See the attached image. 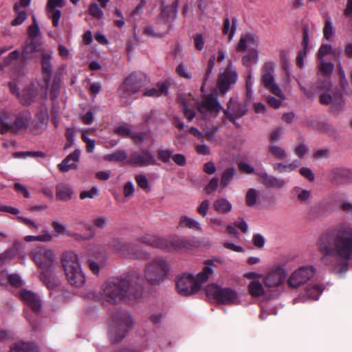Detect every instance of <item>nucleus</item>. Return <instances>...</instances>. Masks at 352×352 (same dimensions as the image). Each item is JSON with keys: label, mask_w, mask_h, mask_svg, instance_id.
<instances>
[{"label": "nucleus", "mask_w": 352, "mask_h": 352, "mask_svg": "<svg viewBox=\"0 0 352 352\" xmlns=\"http://www.w3.org/2000/svg\"><path fill=\"white\" fill-rule=\"evenodd\" d=\"M321 261L329 270L339 275L344 274L352 260V225L338 224L331 233H323L317 241Z\"/></svg>", "instance_id": "obj_1"}, {"label": "nucleus", "mask_w": 352, "mask_h": 352, "mask_svg": "<svg viewBox=\"0 0 352 352\" xmlns=\"http://www.w3.org/2000/svg\"><path fill=\"white\" fill-rule=\"evenodd\" d=\"M140 278L138 272H133L124 278H115L105 282L101 289V296L106 301L114 304L122 300L138 298L135 285Z\"/></svg>", "instance_id": "obj_2"}, {"label": "nucleus", "mask_w": 352, "mask_h": 352, "mask_svg": "<svg viewBox=\"0 0 352 352\" xmlns=\"http://www.w3.org/2000/svg\"><path fill=\"white\" fill-rule=\"evenodd\" d=\"M30 256L43 271L40 278L44 284L50 289L56 287L58 285V280L47 273L56 260L54 250L43 245H38L32 250Z\"/></svg>", "instance_id": "obj_3"}, {"label": "nucleus", "mask_w": 352, "mask_h": 352, "mask_svg": "<svg viewBox=\"0 0 352 352\" xmlns=\"http://www.w3.org/2000/svg\"><path fill=\"white\" fill-rule=\"evenodd\" d=\"M203 270L196 277L190 274H184L179 276L176 283L177 292L182 296H190L197 292L203 283L206 282L213 274L214 262L207 260Z\"/></svg>", "instance_id": "obj_4"}, {"label": "nucleus", "mask_w": 352, "mask_h": 352, "mask_svg": "<svg viewBox=\"0 0 352 352\" xmlns=\"http://www.w3.org/2000/svg\"><path fill=\"white\" fill-rule=\"evenodd\" d=\"M61 263L68 282L76 287L85 283V276L79 263L78 254L74 251H66L61 256Z\"/></svg>", "instance_id": "obj_5"}, {"label": "nucleus", "mask_w": 352, "mask_h": 352, "mask_svg": "<svg viewBox=\"0 0 352 352\" xmlns=\"http://www.w3.org/2000/svg\"><path fill=\"white\" fill-rule=\"evenodd\" d=\"M170 273L169 262L163 257H157L148 262L144 270V278L151 285H160Z\"/></svg>", "instance_id": "obj_6"}, {"label": "nucleus", "mask_w": 352, "mask_h": 352, "mask_svg": "<svg viewBox=\"0 0 352 352\" xmlns=\"http://www.w3.org/2000/svg\"><path fill=\"white\" fill-rule=\"evenodd\" d=\"M176 17V12L173 8H164L157 19L155 27L147 26L144 28L145 34L155 38H161L166 34L171 28V22Z\"/></svg>", "instance_id": "obj_7"}, {"label": "nucleus", "mask_w": 352, "mask_h": 352, "mask_svg": "<svg viewBox=\"0 0 352 352\" xmlns=\"http://www.w3.org/2000/svg\"><path fill=\"white\" fill-rule=\"evenodd\" d=\"M133 323V318L128 313H122L115 316L109 330L111 339L113 342L120 341L125 337Z\"/></svg>", "instance_id": "obj_8"}, {"label": "nucleus", "mask_w": 352, "mask_h": 352, "mask_svg": "<svg viewBox=\"0 0 352 352\" xmlns=\"http://www.w3.org/2000/svg\"><path fill=\"white\" fill-rule=\"evenodd\" d=\"M274 72L275 64L273 62L265 63L261 69V82L272 94L285 99V95L275 81Z\"/></svg>", "instance_id": "obj_9"}, {"label": "nucleus", "mask_w": 352, "mask_h": 352, "mask_svg": "<svg viewBox=\"0 0 352 352\" xmlns=\"http://www.w3.org/2000/svg\"><path fill=\"white\" fill-rule=\"evenodd\" d=\"M142 76L136 73L131 74L118 89V95L122 100H134L135 94L143 85Z\"/></svg>", "instance_id": "obj_10"}, {"label": "nucleus", "mask_w": 352, "mask_h": 352, "mask_svg": "<svg viewBox=\"0 0 352 352\" xmlns=\"http://www.w3.org/2000/svg\"><path fill=\"white\" fill-rule=\"evenodd\" d=\"M205 291L209 299L216 300L221 303H234L239 300L237 292L229 287L221 288L217 285L210 284L206 286Z\"/></svg>", "instance_id": "obj_11"}, {"label": "nucleus", "mask_w": 352, "mask_h": 352, "mask_svg": "<svg viewBox=\"0 0 352 352\" xmlns=\"http://www.w3.org/2000/svg\"><path fill=\"white\" fill-rule=\"evenodd\" d=\"M150 244L168 251H187L192 248V243L186 238L153 239Z\"/></svg>", "instance_id": "obj_12"}, {"label": "nucleus", "mask_w": 352, "mask_h": 352, "mask_svg": "<svg viewBox=\"0 0 352 352\" xmlns=\"http://www.w3.org/2000/svg\"><path fill=\"white\" fill-rule=\"evenodd\" d=\"M286 277L285 269L280 265H274L263 276V280L267 287L273 289L282 285Z\"/></svg>", "instance_id": "obj_13"}, {"label": "nucleus", "mask_w": 352, "mask_h": 352, "mask_svg": "<svg viewBox=\"0 0 352 352\" xmlns=\"http://www.w3.org/2000/svg\"><path fill=\"white\" fill-rule=\"evenodd\" d=\"M315 272V268L311 265L300 267L291 274L287 284L291 287L296 288L310 279Z\"/></svg>", "instance_id": "obj_14"}, {"label": "nucleus", "mask_w": 352, "mask_h": 352, "mask_svg": "<svg viewBox=\"0 0 352 352\" xmlns=\"http://www.w3.org/2000/svg\"><path fill=\"white\" fill-rule=\"evenodd\" d=\"M29 122L28 117L18 116L14 122L10 120L8 114L5 111L0 113V131L4 133L8 129L17 131L25 128Z\"/></svg>", "instance_id": "obj_15"}, {"label": "nucleus", "mask_w": 352, "mask_h": 352, "mask_svg": "<svg viewBox=\"0 0 352 352\" xmlns=\"http://www.w3.org/2000/svg\"><path fill=\"white\" fill-rule=\"evenodd\" d=\"M238 79L236 72L232 67V63L229 61V64L225 70L220 73L217 86L221 93L227 92L230 86L234 85Z\"/></svg>", "instance_id": "obj_16"}, {"label": "nucleus", "mask_w": 352, "mask_h": 352, "mask_svg": "<svg viewBox=\"0 0 352 352\" xmlns=\"http://www.w3.org/2000/svg\"><path fill=\"white\" fill-rule=\"evenodd\" d=\"M197 107L199 113L206 118L215 116L221 109V106L213 95L206 96Z\"/></svg>", "instance_id": "obj_17"}, {"label": "nucleus", "mask_w": 352, "mask_h": 352, "mask_svg": "<svg viewBox=\"0 0 352 352\" xmlns=\"http://www.w3.org/2000/svg\"><path fill=\"white\" fill-rule=\"evenodd\" d=\"M129 163L137 166H147L157 164L155 157L148 150L132 153L130 155Z\"/></svg>", "instance_id": "obj_18"}, {"label": "nucleus", "mask_w": 352, "mask_h": 352, "mask_svg": "<svg viewBox=\"0 0 352 352\" xmlns=\"http://www.w3.org/2000/svg\"><path fill=\"white\" fill-rule=\"evenodd\" d=\"M258 43L259 38L255 34L250 32L243 33L236 49L239 52L256 50Z\"/></svg>", "instance_id": "obj_19"}, {"label": "nucleus", "mask_w": 352, "mask_h": 352, "mask_svg": "<svg viewBox=\"0 0 352 352\" xmlns=\"http://www.w3.org/2000/svg\"><path fill=\"white\" fill-rule=\"evenodd\" d=\"M261 184L268 188H283L287 185L284 179L267 174L266 172L256 173Z\"/></svg>", "instance_id": "obj_20"}, {"label": "nucleus", "mask_w": 352, "mask_h": 352, "mask_svg": "<svg viewBox=\"0 0 352 352\" xmlns=\"http://www.w3.org/2000/svg\"><path fill=\"white\" fill-rule=\"evenodd\" d=\"M64 6V0H47L46 11L47 16L52 19L54 27L58 25L59 19L61 16L60 10L56 8H61Z\"/></svg>", "instance_id": "obj_21"}, {"label": "nucleus", "mask_w": 352, "mask_h": 352, "mask_svg": "<svg viewBox=\"0 0 352 352\" xmlns=\"http://www.w3.org/2000/svg\"><path fill=\"white\" fill-rule=\"evenodd\" d=\"M19 296L34 311H38L40 309L41 300L36 294L30 290L22 289L19 292Z\"/></svg>", "instance_id": "obj_22"}, {"label": "nucleus", "mask_w": 352, "mask_h": 352, "mask_svg": "<svg viewBox=\"0 0 352 352\" xmlns=\"http://www.w3.org/2000/svg\"><path fill=\"white\" fill-rule=\"evenodd\" d=\"M179 99L181 104H182L184 116L188 120H192L195 116V111L192 109L195 104H197L195 100L191 94H182L179 96Z\"/></svg>", "instance_id": "obj_23"}, {"label": "nucleus", "mask_w": 352, "mask_h": 352, "mask_svg": "<svg viewBox=\"0 0 352 352\" xmlns=\"http://www.w3.org/2000/svg\"><path fill=\"white\" fill-rule=\"evenodd\" d=\"M228 109V110L226 112V114L230 120L242 117L247 111L246 105L245 104L232 100L230 101Z\"/></svg>", "instance_id": "obj_24"}, {"label": "nucleus", "mask_w": 352, "mask_h": 352, "mask_svg": "<svg viewBox=\"0 0 352 352\" xmlns=\"http://www.w3.org/2000/svg\"><path fill=\"white\" fill-rule=\"evenodd\" d=\"M80 150L77 148L72 153L67 156V157L58 164V168L62 172H67L70 169L77 168L76 162L79 160Z\"/></svg>", "instance_id": "obj_25"}, {"label": "nucleus", "mask_w": 352, "mask_h": 352, "mask_svg": "<svg viewBox=\"0 0 352 352\" xmlns=\"http://www.w3.org/2000/svg\"><path fill=\"white\" fill-rule=\"evenodd\" d=\"M43 52L41 45L36 43L34 40H28L26 41L22 52V57L24 60L30 59L38 53Z\"/></svg>", "instance_id": "obj_26"}, {"label": "nucleus", "mask_w": 352, "mask_h": 352, "mask_svg": "<svg viewBox=\"0 0 352 352\" xmlns=\"http://www.w3.org/2000/svg\"><path fill=\"white\" fill-rule=\"evenodd\" d=\"M10 91L16 94L20 101L25 104H31L36 96L35 92L33 89L29 88L23 91L22 94H20L16 85L14 82H10L8 84Z\"/></svg>", "instance_id": "obj_27"}, {"label": "nucleus", "mask_w": 352, "mask_h": 352, "mask_svg": "<svg viewBox=\"0 0 352 352\" xmlns=\"http://www.w3.org/2000/svg\"><path fill=\"white\" fill-rule=\"evenodd\" d=\"M320 102L325 104H331L336 108L340 107L344 102L342 95L340 93H334L333 95L323 93L320 96Z\"/></svg>", "instance_id": "obj_28"}, {"label": "nucleus", "mask_w": 352, "mask_h": 352, "mask_svg": "<svg viewBox=\"0 0 352 352\" xmlns=\"http://www.w3.org/2000/svg\"><path fill=\"white\" fill-rule=\"evenodd\" d=\"M272 166L274 171L283 174L295 170L300 166V163L298 160H294L289 163L276 162Z\"/></svg>", "instance_id": "obj_29"}, {"label": "nucleus", "mask_w": 352, "mask_h": 352, "mask_svg": "<svg viewBox=\"0 0 352 352\" xmlns=\"http://www.w3.org/2000/svg\"><path fill=\"white\" fill-rule=\"evenodd\" d=\"M56 199L60 201H66L72 199L73 190L69 184L65 183L58 184L56 188Z\"/></svg>", "instance_id": "obj_30"}, {"label": "nucleus", "mask_w": 352, "mask_h": 352, "mask_svg": "<svg viewBox=\"0 0 352 352\" xmlns=\"http://www.w3.org/2000/svg\"><path fill=\"white\" fill-rule=\"evenodd\" d=\"M178 228H187L195 232L202 231L201 223L197 220L187 216L180 217Z\"/></svg>", "instance_id": "obj_31"}, {"label": "nucleus", "mask_w": 352, "mask_h": 352, "mask_svg": "<svg viewBox=\"0 0 352 352\" xmlns=\"http://www.w3.org/2000/svg\"><path fill=\"white\" fill-rule=\"evenodd\" d=\"M270 155L277 160H285L288 157V153L282 146L274 142H271L268 146Z\"/></svg>", "instance_id": "obj_32"}, {"label": "nucleus", "mask_w": 352, "mask_h": 352, "mask_svg": "<svg viewBox=\"0 0 352 352\" xmlns=\"http://www.w3.org/2000/svg\"><path fill=\"white\" fill-rule=\"evenodd\" d=\"M290 193L293 197L296 198L300 203L307 202L311 197V192L310 190L304 189L298 186L293 187Z\"/></svg>", "instance_id": "obj_33"}, {"label": "nucleus", "mask_w": 352, "mask_h": 352, "mask_svg": "<svg viewBox=\"0 0 352 352\" xmlns=\"http://www.w3.org/2000/svg\"><path fill=\"white\" fill-rule=\"evenodd\" d=\"M10 352H38L36 345L32 343L19 341L10 346Z\"/></svg>", "instance_id": "obj_34"}, {"label": "nucleus", "mask_w": 352, "mask_h": 352, "mask_svg": "<svg viewBox=\"0 0 352 352\" xmlns=\"http://www.w3.org/2000/svg\"><path fill=\"white\" fill-rule=\"evenodd\" d=\"M114 132L122 137H131L137 143L140 142L144 140V135L142 134H133L129 126L125 124L116 126Z\"/></svg>", "instance_id": "obj_35"}, {"label": "nucleus", "mask_w": 352, "mask_h": 352, "mask_svg": "<svg viewBox=\"0 0 352 352\" xmlns=\"http://www.w3.org/2000/svg\"><path fill=\"white\" fill-rule=\"evenodd\" d=\"M190 133L201 142H203L204 137L209 142H214L215 129H204V133H202L197 128L191 127L190 129Z\"/></svg>", "instance_id": "obj_36"}, {"label": "nucleus", "mask_w": 352, "mask_h": 352, "mask_svg": "<svg viewBox=\"0 0 352 352\" xmlns=\"http://www.w3.org/2000/svg\"><path fill=\"white\" fill-rule=\"evenodd\" d=\"M48 116L46 111L38 113L34 120L32 124L34 128V133H39L44 130L47 124Z\"/></svg>", "instance_id": "obj_37"}, {"label": "nucleus", "mask_w": 352, "mask_h": 352, "mask_svg": "<svg viewBox=\"0 0 352 352\" xmlns=\"http://www.w3.org/2000/svg\"><path fill=\"white\" fill-rule=\"evenodd\" d=\"M52 227L55 232H56L58 234H65L68 236L74 237L78 240H88L90 239V237L86 238L82 237V236L73 233L71 232H69L67 230L65 226H64L63 223H61L59 221H54L52 223Z\"/></svg>", "instance_id": "obj_38"}, {"label": "nucleus", "mask_w": 352, "mask_h": 352, "mask_svg": "<svg viewBox=\"0 0 352 352\" xmlns=\"http://www.w3.org/2000/svg\"><path fill=\"white\" fill-rule=\"evenodd\" d=\"M309 42V35L307 32V28H304V32H303V41H302V45L304 46V48L302 50L299 52L298 56H297V65L299 67H303L304 66V58L307 56V45Z\"/></svg>", "instance_id": "obj_39"}, {"label": "nucleus", "mask_w": 352, "mask_h": 352, "mask_svg": "<svg viewBox=\"0 0 352 352\" xmlns=\"http://www.w3.org/2000/svg\"><path fill=\"white\" fill-rule=\"evenodd\" d=\"M168 87L165 83L160 84L156 87H152L146 89L144 96L149 97H159L164 94H167Z\"/></svg>", "instance_id": "obj_40"}, {"label": "nucleus", "mask_w": 352, "mask_h": 352, "mask_svg": "<svg viewBox=\"0 0 352 352\" xmlns=\"http://www.w3.org/2000/svg\"><path fill=\"white\" fill-rule=\"evenodd\" d=\"M213 206L217 212L221 214L228 213L232 208L231 203L226 199H217L214 201Z\"/></svg>", "instance_id": "obj_41"}, {"label": "nucleus", "mask_w": 352, "mask_h": 352, "mask_svg": "<svg viewBox=\"0 0 352 352\" xmlns=\"http://www.w3.org/2000/svg\"><path fill=\"white\" fill-rule=\"evenodd\" d=\"M41 56L42 70L49 77L52 70L50 60L52 56V52H43L41 54Z\"/></svg>", "instance_id": "obj_42"}, {"label": "nucleus", "mask_w": 352, "mask_h": 352, "mask_svg": "<svg viewBox=\"0 0 352 352\" xmlns=\"http://www.w3.org/2000/svg\"><path fill=\"white\" fill-rule=\"evenodd\" d=\"M53 236L47 230H44L42 233L37 236L28 235L24 237V241L26 242L40 241V242H50L52 240Z\"/></svg>", "instance_id": "obj_43"}, {"label": "nucleus", "mask_w": 352, "mask_h": 352, "mask_svg": "<svg viewBox=\"0 0 352 352\" xmlns=\"http://www.w3.org/2000/svg\"><path fill=\"white\" fill-rule=\"evenodd\" d=\"M261 192L255 188H250L245 195V204L248 206L252 207L257 204Z\"/></svg>", "instance_id": "obj_44"}, {"label": "nucleus", "mask_w": 352, "mask_h": 352, "mask_svg": "<svg viewBox=\"0 0 352 352\" xmlns=\"http://www.w3.org/2000/svg\"><path fill=\"white\" fill-rule=\"evenodd\" d=\"M237 19L236 18H233L232 19V25L231 26L230 22L228 18H226L224 20L223 32L224 34H228V41H230L232 39L234 36L235 30H236V23Z\"/></svg>", "instance_id": "obj_45"}, {"label": "nucleus", "mask_w": 352, "mask_h": 352, "mask_svg": "<svg viewBox=\"0 0 352 352\" xmlns=\"http://www.w3.org/2000/svg\"><path fill=\"white\" fill-rule=\"evenodd\" d=\"M236 173V169L234 167H229L227 168L223 172V174L221 175V186L223 188H226L231 182V180L233 179L234 175Z\"/></svg>", "instance_id": "obj_46"}, {"label": "nucleus", "mask_w": 352, "mask_h": 352, "mask_svg": "<svg viewBox=\"0 0 352 352\" xmlns=\"http://www.w3.org/2000/svg\"><path fill=\"white\" fill-rule=\"evenodd\" d=\"M0 276L2 277L7 278L10 285L14 286L16 287H19L23 285V281L21 279V276L18 274H10L8 275L7 272H2L0 273ZM0 283L3 284L1 280L0 279Z\"/></svg>", "instance_id": "obj_47"}, {"label": "nucleus", "mask_w": 352, "mask_h": 352, "mask_svg": "<svg viewBox=\"0 0 352 352\" xmlns=\"http://www.w3.org/2000/svg\"><path fill=\"white\" fill-rule=\"evenodd\" d=\"M250 294L253 296H259L263 294L264 289L263 285L258 280H252L248 285Z\"/></svg>", "instance_id": "obj_48"}, {"label": "nucleus", "mask_w": 352, "mask_h": 352, "mask_svg": "<svg viewBox=\"0 0 352 352\" xmlns=\"http://www.w3.org/2000/svg\"><path fill=\"white\" fill-rule=\"evenodd\" d=\"M318 70L319 72L323 76H329L334 68V65L333 63L330 62H326L323 58H318Z\"/></svg>", "instance_id": "obj_49"}, {"label": "nucleus", "mask_w": 352, "mask_h": 352, "mask_svg": "<svg viewBox=\"0 0 352 352\" xmlns=\"http://www.w3.org/2000/svg\"><path fill=\"white\" fill-rule=\"evenodd\" d=\"M127 155L123 150H118L113 153L108 154L104 156L106 161L122 162L126 159Z\"/></svg>", "instance_id": "obj_50"}, {"label": "nucleus", "mask_w": 352, "mask_h": 352, "mask_svg": "<svg viewBox=\"0 0 352 352\" xmlns=\"http://www.w3.org/2000/svg\"><path fill=\"white\" fill-rule=\"evenodd\" d=\"M258 54L257 50L250 51V53L243 56L242 60L244 65L250 67L252 64L257 63Z\"/></svg>", "instance_id": "obj_51"}, {"label": "nucleus", "mask_w": 352, "mask_h": 352, "mask_svg": "<svg viewBox=\"0 0 352 352\" xmlns=\"http://www.w3.org/2000/svg\"><path fill=\"white\" fill-rule=\"evenodd\" d=\"M323 288L318 285H314L307 289V296L312 300H317L322 292Z\"/></svg>", "instance_id": "obj_52"}, {"label": "nucleus", "mask_w": 352, "mask_h": 352, "mask_svg": "<svg viewBox=\"0 0 352 352\" xmlns=\"http://www.w3.org/2000/svg\"><path fill=\"white\" fill-rule=\"evenodd\" d=\"M82 139L86 144V151L93 153L95 148V140L90 139L88 136V131H81Z\"/></svg>", "instance_id": "obj_53"}, {"label": "nucleus", "mask_w": 352, "mask_h": 352, "mask_svg": "<svg viewBox=\"0 0 352 352\" xmlns=\"http://www.w3.org/2000/svg\"><path fill=\"white\" fill-rule=\"evenodd\" d=\"M157 153L158 158L164 163H168L173 155V151L168 148H160Z\"/></svg>", "instance_id": "obj_54"}, {"label": "nucleus", "mask_w": 352, "mask_h": 352, "mask_svg": "<svg viewBox=\"0 0 352 352\" xmlns=\"http://www.w3.org/2000/svg\"><path fill=\"white\" fill-rule=\"evenodd\" d=\"M177 74L185 79L189 80L192 78L191 74L188 72L187 67L182 63L179 64L176 68Z\"/></svg>", "instance_id": "obj_55"}, {"label": "nucleus", "mask_w": 352, "mask_h": 352, "mask_svg": "<svg viewBox=\"0 0 352 352\" xmlns=\"http://www.w3.org/2000/svg\"><path fill=\"white\" fill-rule=\"evenodd\" d=\"M294 153L299 158H302L309 151L307 146L302 143L298 144L294 148Z\"/></svg>", "instance_id": "obj_56"}, {"label": "nucleus", "mask_w": 352, "mask_h": 352, "mask_svg": "<svg viewBox=\"0 0 352 352\" xmlns=\"http://www.w3.org/2000/svg\"><path fill=\"white\" fill-rule=\"evenodd\" d=\"M285 99H286V98L285 99H282L280 98H276L275 97L272 96H268L266 97V101H267V104L270 107L275 108V109L279 108L281 106L282 102Z\"/></svg>", "instance_id": "obj_57"}, {"label": "nucleus", "mask_w": 352, "mask_h": 352, "mask_svg": "<svg viewBox=\"0 0 352 352\" xmlns=\"http://www.w3.org/2000/svg\"><path fill=\"white\" fill-rule=\"evenodd\" d=\"M89 12L92 16L97 19H100L103 16V12L96 3H91L89 6Z\"/></svg>", "instance_id": "obj_58"}, {"label": "nucleus", "mask_w": 352, "mask_h": 352, "mask_svg": "<svg viewBox=\"0 0 352 352\" xmlns=\"http://www.w3.org/2000/svg\"><path fill=\"white\" fill-rule=\"evenodd\" d=\"M219 185V179L217 177H213L209 182V183L206 186L205 190L207 194L210 195L213 191L217 190Z\"/></svg>", "instance_id": "obj_59"}, {"label": "nucleus", "mask_w": 352, "mask_h": 352, "mask_svg": "<svg viewBox=\"0 0 352 352\" xmlns=\"http://www.w3.org/2000/svg\"><path fill=\"white\" fill-rule=\"evenodd\" d=\"M98 194V190L97 188L94 187L89 190L82 191L80 195V198L81 199H85L86 198L93 199L96 196H97Z\"/></svg>", "instance_id": "obj_60"}, {"label": "nucleus", "mask_w": 352, "mask_h": 352, "mask_svg": "<svg viewBox=\"0 0 352 352\" xmlns=\"http://www.w3.org/2000/svg\"><path fill=\"white\" fill-rule=\"evenodd\" d=\"M107 223L108 219L104 216H98L94 219V226L98 228H104L107 225Z\"/></svg>", "instance_id": "obj_61"}, {"label": "nucleus", "mask_w": 352, "mask_h": 352, "mask_svg": "<svg viewBox=\"0 0 352 352\" xmlns=\"http://www.w3.org/2000/svg\"><path fill=\"white\" fill-rule=\"evenodd\" d=\"M253 244L258 248H263L265 245V238L260 234H255L252 236Z\"/></svg>", "instance_id": "obj_62"}, {"label": "nucleus", "mask_w": 352, "mask_h": 352, "mask_svg": "<svg viewBox=\"0 0 352 352\" xmlns=\"http://www.w3.org/2000/svg\"><path fill=\"white\" fill-rule=\"evenodd\" d=\"M284 133V129L283 127H278L273 131L270 134V140L272 142L276 143L279 141L281 138L282 135Z\"/></svg>", "instance_id": "obj_63"}, {"label": "nucleus", "mask_w": 352, "mask_h": 352, "mask_svg": "<svg viewBox=\"0 0 352 352\" xmlns=\"http://www.w3.org/2000/svg\"><path fill=\"white\" fill-rule=\"evenodd\" d=\"M136 182L138 183V186L144 189L147 190L148 189V179L145 177V175H138L135 177Z\"/></svg>", "instance_id": "obj_64"}]
</instances>
